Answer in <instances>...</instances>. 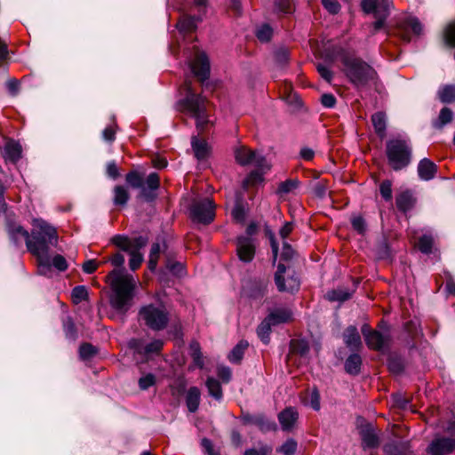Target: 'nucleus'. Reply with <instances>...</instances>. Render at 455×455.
Masks as SVG:
<instances>
[{"label": "nucleus", "instance_id": "obj_1", "mask_svg": "<svg viewBox=\"0 0 455 455\" xmlns=\"http://www.w3.org/2000/svg\"><path fill=\"white\" fill-rule=\"evenodd\" d=\"M111 288L109 303L113 309L118 314H125L132 306L134 291L137 287V281L132 275L114 269L107 276Z\"/></svg>", "mask_w": 455, "mask_h": 455}, {"label": "nucleus", "instance_id": "obj_2", "mask_svg": "<svg viewBox=\"0 0 455 455\" xmlns=\"http://www.w3.org/2000/svg\"><path fill=\"white\" fill-rule=\"evenodd\" d=\"M32 243H28V251L36 255L39 262V270L43 273L51 266L48 257L49 245L57 243L58 235L54 227L41 219L33 220L31 233Z\"/></svg>", "mask_w": 455, "mask_h": 455}, {"label": "nucleus", "instance_id": "obj_3", "mask_svg": "<svg viewBox=\"0 0 455 455\" xmlns=\"http://www.w3.org/2000/svg\"><path fill=\"white\" fill-rule=\"evenodd\" d=\"M179 104L181 111L196 118V129L200 132H204L208 124H212L206 114L205 99L200 94L195 93L188 84L186 97Z\"/></svg>", "mask_w": 455, "mask_h": 455}, {"label": "nucleus", "instance_id": "obj_4", "mask_svg": "<svg viewBox=\"0 0 455 455\" xmlns=\"http://www.w3.org/2000/svg\"><path fill=\"white\" fill-rule=\"evenodd\" d=\"M344 70L350 82L356 87L365 86L376 78L375 70L359 59H345Z\"/></svg>", "mask_w": 455, "mask_h": 455}, {"label": "nucleus", "instance_id": "obj_5", "mask_svg": "<svg viewBox=\"0 0 455 455\" xmlns=\"http://www.w3.org/2000/svg\"><path fill=\"white\" fill-rule=\"evenodd\" d=\"M113 243L121 250L129 253L130 268L133 271L138 269L143 261V255L140 251L146 246L148 240L143 236L128 238L124 235H116L113 237Z\"/></svg>", "mask_w": 455, "mask_h": 455}, {"label": "nucleus", "instance_id": "obj_6", "mask_svg": "<svg viewBox=\"0 0 455 455\" xmlns=\"http://www.w3.org/2000/svg\"><path fill=\"white\" fill-rule=\"evenodd\" d=\"M411 149L405 140H392L387 143L388 164L395 171H399L411 163Z\"/></svg>", "mask_w": 455, "mask_h": 455}, {"label": "nucleus", "instance_id": "obj_7", "mask_svg": "<svg viewBox=\"0 0 455 455\" xmlns=\"http://www.w3.org/2000/svg\"><path fill=\"white\" fill-rule=\"evenodd\" d=\"M139 314L145 324L154 331L164 329L169 322V314L163 305H147L140 308Z\"/></svg>", "mask_w": 455, "mask_h": 455}, {"label": "nucleus", "instance_id": "obj_8", "mask_svg": "<svg viewBox=\"0 0 455 455\" xmlns=\"http://www.w3.org/2000/svg\"><path fill=\"white\" fill-rule=\"evenodd\" d=\"M235 157L240 165H254L261 170H270L271 165L266 158L255 151L242 146L235 149Z\"/></svg>", "mask_w": 455, "mask_h": 455}, {"label": "nucleus", "instance_id": "obj_9", "mask_svg": "<svg viewBox=\"0 0 455 455\" xmlns=\"http://www.w3.org/2000/svg\"><path fill=\"white\" fill-rule=\"evenodd\" d=\"M215 204L210 198L195 200L190 211L194 220L204 224L212 222L215 216Z\"/></svg>", "mask_w": 455, "mask_h": 455}, {"label": "nucleus", "instance_id": "obj_10", "mask_svg": "<svg viewBox=\"0 0 455 455\" xmlns=\"http://www.w3.org/2000/svg\"><path fill=\"white\" fill-rule=\"evenodd\" d=\"M286 273L284 265L279 264L275 274V282L279 291L294 292L299 290V280L294 275Z\"/></svg>", "mask_w": 455, "mask_h": 455}, {"label": "nucleus", "instance_id": "obj_11", "mask_svg": "<svg viewBox=\"0 0 455 455\" xmlns=\"http://www.w3.org/2000/svg\"><path fill=\"white\" fill-rule=\"evenodd\" d=\"M455 451V438L438 436L428 445L429 455H450Z\"/></svg>", "mask_w": 455, "mask_h": 455}, {"label": "nucleus", "instance_id": "obj_12", "mask_svg": "<svg viewBox=\"0 0 455 455\" xmlns=\"http://www.w3.org/2000/svg\"><path fill=\"white\" fill-rule=\"evenodd\" d=\"M389 0H363L362 8L366 13H373L375 18L387 19L390 13Z\"/></svg>", "mask_w": 455, "mask_h": 455}, {"label": "nucleus", "instance_id": "obj_13", "mask_svg": "<svg viewBox=\"0 0 455 455\" xmlns=\"http://www.w3.org/2000/svg\"><path fill=\"white\" fill-rule=\"evenodd\" d=\"M194 60L189 61V67L194 75L201 81L208 78L210 74V63L204 52L196 50Z\"/></svg>", "mask_w": 455, "mask_h": 455}, {"label": "nucleus", "instance_id": "obj_14", "mask_svg": "<svg viewBox=\"0 0 455 455\" xmlns=\"http://www.w3.org/2000/svg\"><path fill=\"white\" fill-rule=\"evenodd\" d=\"M236 252L240 260L250 262L254 258L255 244L251 238L241 236L236 242Z\"/></svg>", "mask_w": 455, "mask_h": 455}, {"label": "nucleus", "instance_id": "obj_15", "mask_svg": "<svg viewBox=\"0 0 455 455\" xmlns=\"http://www.w3.org/2000/svg\"><path fill=\"white\" fill-rule=\"evenodd\" d=\"M398 30L399 36L403 40L409 42L411 40L408 34L409 30H411L414 35L419 36L422 31V27L418 19L410 17L399 26Z\"/></svg>", "mask_w": 455, "mask_h": 455}, {"label": "nucleus", "instance_id": "obj_16", "mask_svg": "<svg viewBox=\"0 0 455 455\" xmlns=\"http://www.w3.org/2000/svg\"><path fill=\"white\" fill-rule=\"evenodd\" d=\"M299 413L296 409L288 407L278 415V419L281 424L282 429L284 431H290L297 422Z\"/></svg>", "mask_w": 455, "mask_h": 455}, {"label": "nucleus", "instance_id": "obj_17", "mask_svg": "<svg viewBox=\"0 0 455 455\" xmlns=\"http://www.w3.org/2000/svg\"><path fill=\"white\" fill-rule=\"evenodd\" d=\"M389 340L387 333H381L379 331H373L371 335L366 336L367 346L375 350H382Z\"/></svg>", "mask_w": 455, "mask_h": 455}, {"label": "nucleus", "instance_id": "obj_18", "mask_svg": "<svg viewBox=\"0 0 455 455\" xmlns=\"http://www.w3.org/2000/svg\"><path fill=\"white\" fill-rule=\"evenodd\" d=\"M437 171V166L434 162L428 158L422 159L418 165V173L421 180H432Z\"/></svg>", "mask_w": 455, "mask_h": 455}, {"label": "nucleus", "instance_id": "obj_19", "mask_svg": "<svg viewBox=\"0 0 455 455\" xmlns=\"http://www.w3.org/2000/svg\"><path fill=\"white\" fill-rule=\"evenodd\" d=\"M3 156L5 161L16 163L21 157V146L14 140L7 141L4 147Z\"/></svg>", "mask_w": 455, "mask_h": 455}, {"label": "nucleus", "instance_id": "obj_20", "mask_svg": "<svg viewBox=\"0 0 455 455\" xmlns=\"http://www.w3.org/2000/svg\"><path fill=\"white\" fill-rule=\"evenodd\" d=\"M360 435L363 445L367 448H374L379 445V438L371 425L367 424L360 428Z\"/></svg>", "mask_w": 455, "mask_h": 455}, {"label": "nucleus", "instance_id": "obj_21", "mask_svg": "<svg viewBox=\"0 0 455 455\" xmlns=\"http://www.w3.org/2000/svg\"><path fill=\"white\" fill-rule=\"evenodd\" d=\"M343 337L346 345L351 349H357L362 346L361 337L355 326L347 327Z\"/></svg>", "mask_w": 455, "mask_h": 455}, {"label": "nucleus", "instance_id": "obj_22", "mask_svg": "<svg viewBox=\"0 0 455 455\" xmlns=\"http://www.w3.org/2000/svg\"><path fill=\"white\" fill-rule=\"evenodd\" d=\"M11 239L18 244L20 240L24 239L26 244L28 247V243H32V236L29 235L28 232L25 230L20 225L13 224L9 227L8 229Z\"/></svg>", "mask_w": 455, "mask_h": 455}, {"label": "nucleus", "instance_id": "obj_23", "mask_svg": "<svg viewBox=\"0 0 455 455\" xmlns=\"http://www.w3.org/2000/svg\"><path fill=\"white\" fill-rule=\"evenodd\" d=\"M192 148L195 154V156L198 160H202L206 158L210 154V146L204 140L198 139L194 136L191 140Z\"/></svg>", "mask_w": 455, "mask_h": 455}, {"label": "nucleus", "instance_id": "obj_24", "mask_svg": "<svg viewBox=\"0 0 455 455\" xmlns=\"http://www.w3.org/2000/svg\"><path fill=\"white\" fill-rule=\"evenodd\" d=\"M201 392L198 387H190L186 395V404L190 412L197 411L200 404Z\"/></svg>", "mask_w": 455, "mask_h": 455}, {"label": "nucleus", "instance_id": "obj_25", "mask_svg": "<svg viewBox=\"0 0 455 455\" xmlns=\"http://www.w3.org/2000/svg\"><path fill=\"white\" fill-rule=\"evenodd\" d=\"M273 323L271 322V318L267 316L261 322V323L258 326L257 334L260 340L264 344H268L270 339L271 327L273 326Z\"/></svg>", "mask_w": 455, "mask_h": 455}, {"label": "nucleus", "instance_id": "obj_26", "mask_svg": "<svg viewBox=\"0 0 455 455\" xmlns=\"http://www.w3.org/2000/svg\"><path fill=\"white\" fill-rule=\"evenodd\" d=\"M452 116L453 113L449 108H443L437 119L433 121V126L436 129H442L444 125L451 122Z\"/></svg>", "mask_w": 455, "mask_h": 455}, {"label": "nucleus", "instance_id": "obj_27", "mask_svg": "<svg viewBox=\"0 0 455 455\" xmlns=\"http://www.w3.org/2000/svg\"><path fill=\"white\" fill-rule=\"evenodd\" d=\"M200 20L192 16L183 17L179 23L177 28L182 33L192 32L196 28V25Z\"/></svg>", "mask_w": 455, "mask_h": 455}, {"label": "nucleus", "instance_id": "obj_28", "mask_svg": "<svg viewBox=\"0 0 455 455\" xmlns=\"http://www.w3.org/2000/svg\"><path fill=\"white\" fill-rule=\"evenodd\" d=\"M413 205V197L412 195L408 192H403L396 197V206L399 210L403 212H407Z\"/></svg>", "mask_w": 455, "mask_h": 455}, {"label": "nucleus", "instance_id": "obj_29", "mask_svg": "<svg viewBox=\"0 0 455 455\" xmlns=\"http://www.w3.org/2000/svg\"><path fill=\"white\" fill-rule=\"evenodd\" d=\"M267 317L271 318L274 325H276L290 321L291 319V313L288 309H276L270 313Z\"/></svg>", "mask_w": 455, "mask_h": 455}, {"label": "nucleus", "instance_id": "obj_30", "mask_svg": "<svg viewBox=\"0 0 455 455\" xmlns=\"http://www.w3.org/2000/svg\"><path fill=\"white\" fill-rule=\"evenodd\" d=\"M268 170H261L259 168H257V170L251 172L250 174L243 180V187L247 188L249 186H255L261 183L263 181V175Z\"/></svg>", "mask_w": 455, "mask_h": 455}, {"label": "nucleus", "instance_id": "obj_31", "mask_svg": "<svg viewBox=\"0 0 455 455\" xmlns=\"http://www.w3.org/2000/svg\"><path fill=\"white\" fill-rule=\"evenodd\" d=\"M361 363V357L357 354L351 355L345 363L347 372L353 375L357 374L360 371Z\"/></svg>", "mask_w": 455, "mask_h": 455}, {"label": "nucleus", "instance_id": "obj_32", "mask_svg": "<svg viewBox=\"0 0 455 455\" xmlns=\"http://www.w3.org/2000/svg\"><path fill=\"white\" fill-rule=\"evenodd\" d=\"M205 385L211 396L216 400H220L222 398V388L220 383L217 379L214 378H208Z\"/></svg>", "mask_w": 455, "mask_h": 455}, {"label": "nucleus", "instance_id": "obj_33", "mask_svg": "<svg viewBox=\"0 0 455 455\" xmlns=\"http://www.w3.org/2000/svg\"><path fill=\"white\" fill-rule=\"evenodd\" d=\"M371 121L375 132L380 136L385 135L386 131V116L383 113L378 112L371 116Z\"/></svg>", "mask_w": 455, "mask_h": 455}, {"label": "nucleus", "instance_id": "obj_34", "mask_svg": "<svg viewBox=\"0 0 455 455\" xmlns=\"http://www.w3.org/2000/svg\"><path fill=\"white\" fill-rule=\"evenodd\" d=\"M248 347V342L240 341L228 355V359L231 363H239L243 356L244 351Z\"/></svg>", "mask_w": 455, "mask_h": 455}, {"label": "nucleus", "instance_id": "obj_35", "mask_svg": "<svg viewBox=\"0 0 455 455\" xmlns=\"http://www.w3.org/2000/svg\"><path fill=\"white\" fill-rule=\"evenodd\" d=\"M350 296H351V293L342 288L329 291L325 295L326 299L330 301H340V302L348 299L350 298Z\"/></svg>", "mask_w": 455, "mask_h": 455}, {"label": "nucleus", "instance_id": "obj_36", "mask_svg": "<svg viewBox=\"0 0 455 455\" xmlns=\"http://www.w3.org/2000/svg\"><path fill=\"white\" fill-rule=\"evenodd\" d=\"M438 97L443 103H451L455 101V86L445 85L439 89Z\"/></svg>", "mask_w": 455, "mask_h": 455}, {"label": "nucleus", "instance_id": "obj_37", "mask_svg": "<svg viewBox=\"0 0 455 455\" xmlns=\"http://www.w3.org/2000/svg\"><path fill=\"white\" fill-rule=\"evenodd\" d=\"M190 355L193 358L194 363L199 368L204 366V359L201 353V347L197 341H192L189 346Z\"/></svg>", "mask_w": 455, "mask_h": 455}, {"label": "nucleus", "instance_id": "obj_38", "mask_svg": "<svg viewBox=\"0 0 455 455\" xmlns=\"http://www.w3.org/2000/svg\"><path fill=\"white\" fill-rule=\"evenodd\" d=\"M298 180H287L282 183H280L277 194L280 196L287 195L296 189L299 186Z\"/></svg>", "mask_w": 455, "mask_h": 455}, {"label": "nucleus", "instance_id": "obj_39", "mask_svg": "<svg viewBox=\"0 0 455 455\" xmlns=\"http://www.w3.org/2000/svg\"><path fill=\"white\" fill-rule=\"evenodd\" d=\"M161 252V245L159 243H155L152 244L149 260H148V268L154 271L156 267L158 258Z\"/></svg>", "mask_w": 455, "mask_h": 455}, {"label": "nucleus", "instance_id": "obj_40", "mask_svg": "<svg viewBox=\"0 0 455 455\" xmlns=\"http://www.w3.org/2000/svg\"><path fill=\"white\" fill-rule=\"evenodd\" d=\"M115 196H114V203L116 204L124 205L127 203L129 199V195L127 190L122 187L117 186L115 188Z\"/></svg>", "mask_w": 455, "mask_h": 455}, {"label": "nucleus", "instance_id": "obj_41", "mask_svg": "<svg viewBox=\"0 0 455 455\" xmlns=\"http://www.w3.org/2000/svg\"><path fill=\"white\" fill-rule=\"evenodd\" d=\"M88 297V291L85 286H76L72 291V300L74 303L78 304L85 300Z\"/></svg>", "mask_w": 455, "mask_h": 455}, {"label": "nucleus", "instance_id": "obj_42", "mask_svg": "<svg viewBox=\"0 0 455 455\" xmlns=\"http://www.w3.org/2000/svg\"><path fill=\"white\" fill-rule=\"evenodd\" d=\"M296 449L297 443L293 439H288L277 449V451L283 455H294Z\"/></svg>", "mask_w": 455, "mask_h": 455}, {"label": "nucleus", "instance_id": "obj_43", "mask_svg": "<svg viewBox=\"0 0 455 455\" xmlns=\"http://www.w3.org/2000/svg\"><path fill=\"white\" fill-rule=\"evenodd\" d=\"M433 238L428 235H424L419 238V249L423 253H429L432 249Z\"/></svg>", "mask_w": 455, "mask_h": 455}, {"label": "nucleus", "instance_id": "obj_44", "mask_svg": "<svg viewBox=\"0 0 455 455\" xmlns=\"http://www.w3.org/2000/svg\"><path fill=\"white\" fill-rule=\"evenodd\" d=\"M273 35L272 28L267 25L264 24L257 30V37L261 42H267L270 40L271 36Z\"/></svg>", "mask_w": 455, "mask_h": 455}, {"label": "nucleus", "instance_id": "obj_45", "mask_svg": "<svg viewBox=\"0 0 455 455\" xmlns=\"http://www.w3.org/2000/svg\"><path fill=\"white\" fill-rule=\"evenodd\" d=\"M79 354L82 359H90L96 354V349L91 344L85 343L80 347Z\"/></svg>", "mask_w": 455, "mask_h": 455}, {"label": "nucleus", "instance_id": "obj_46", "mask_svg": "<svg viewBox=\"0 0 455 455\" xmlns=\"http://www.w3.org/2000/svg\"><path fill=\"white\" fill-rule=\"evenodd\" d=\"M275 8L278 12L290 13L293 10V4L291 0H276Z\"/></svg>", "mask_w": 455, "mask_h": 455}, {"label": "nucleus", "instance_id": "obj_47", "mask_svg": "<svg viewBox=\"0 0 455 455\" xmlns=\"http://www.w3.org/2000/svg\"><path fill=\"white\" fill-rule=\"evenodd\" d=\"M275 60L278 65H284L289 60V51L286 48H280L275 52Z\"/></svg>", "mask_w": 455, "mask_h": 455}, {"label": "nucleus", "instance_id": "obj_48", "mask_svg": "<svg viewBox=\"0 0 455 455\" xmlns=\"http://www.w3.org/2000/svg\"><path fill=\"white\" fill-rule=\"evenodd\" d=\"M445 43L451 46H455V22L450 24L444 31Z\"/></svg>", "mask_w": 455, "mask_h": 455}, {"label": "nucleus", "instance_id": "obj_49", "mask_svg": "<svg viewBox=\"0 0 455 455\" xmlns=\"http://www.w3.org/2000/svg\"><path fill=\"white\" fill-rule=\"evenodd\" d=\"M126 181L132 187V188H142L143 181L140 175L137 172H130L126 176Z\"/></svg>", "mask_w": 455, "mask_h": 455}, {"label": "nucleus", "instance_id": "obj_50", "mask_svg": "<svg viewBox=\"0 0 455 455\" xmlns=\"http://www.w3.org/2000/svg\"><path fill=\"white\" fill-rule=\"evenodd\" d=\"M382 197L389 201L392 199V184L389 180H384L379 187Z\"/></svg>", "mask_w": 455, "mask_h": 455}, {"label": "nucleus", "instance_id": "obj_51", "mask_svg": "<svg viewBox=\"0 0 455 455\" xmlns=\"http://www.w3.org/2000/svg\"><path fill=\"white\" fill-rule=\"evenodd\" d=\"M147 187L151 190H156L159 187V176L156 172L150 173L146 180Z\"/></svg>", "mask_w": 455, "mask_h": 455}, {"label": "nucleus", "instance_id": "obj_52", "mask_svg": "<svg viewBox=\"0 0 455 455\" xmlns=\"http://www.w3.org/2000/svg\"><path fill=\"white\" fill-rule=\"evenodd\" d=\"M292 347L301 355H305L309 351V347L305 340H297L292 343Z\"/></svg>", "mask_w": 455, "mask_h": 455}, {"label": "nucleus", "instance_id": "obj_53", "mask_svg": "<svg viewBox=\"0 0 455 455\" xmlns=\"http://www.w3.org/2000/svg\"><path fill=\"white\" fill-rule=\"evenodd\" d=\"M154 384H155V376L152 374H148L144 377H141L139 380L140 387L143 390L148 389Z\"/></svg>", "mask_w": 455, "mask_h": 455}, {"label": "nucleus", "instance_id": "obj_54", "mask_svg": "<svg viewBox=\"0 0 455 455\" xmlns=\"http://www.w3.org/2000/svg\"><path fill=\"white\" fill-rule=\"evenodd\" d=\"M52 264L60 271H64L68 267L66 259L61 255L54 256Z\"/></svg>", "mask_w": 455, "mask_h": 455}, {"label": "nucleus", "instance_id": "obj_55", "mask_svg": "<svg viewBox=\"0 0 455 455\" xmlns=\"http://www.w3.org/2000/svg\"><path fill=\"white\" fill-rule=\"evenodd\" d=\"M322 3L324 8L332 14L337 13L340 9V5L336 0H322Z\"/></svg>", "mask_w": 455, "mask_h": 455}, {"label": "nucleus", "instance_id": "obj_56", "mask_svg": "<svg viewBox=\"0 0 455 455\" xmlns=\"http://www.w3.org/2000/svg\"><path fill=\"white\" fill-rule=\"evenodd\" d=\"M217 374L218 377L225 383H228L231 379V370L227 366L218 367Z\"/></svg>", "mask_w": 455, "mask_h": 455}, {"label": "nucleus", "instance_id": "obj_57", "mask_svg": "<svg viewBox=\"0 0 455 455\" xmlns=\"http://www.w3.org/2000/svg\"><path fill=\"white\" fill-rule=\"evenodd\" d=\"M271 451V447L263 445L259 449H249L245 451L244 455H267Z\"/></svg>", "mask_w": 455, "mask_h": 455}, {"label": "nucleus", "instance_id": "obj_58", "mask_svg": "<svg viewBox=\"0 0 455 455\" xmlns=\"http://www.w3.org/2000/svg\"><path fill=\"white\" fill-rule=\"evenodd\" d=\"M102 137L106 141L113 142L116 139L115 125L106 127L102 132Z\"/></svg>", "mask_w": 455, "mask_h": 455}, {"label": "nucleus", "instance_id": "obj_59", "mask_svg": "<svg viewBox=\"0 0 455 455\" xmlns=\"http://www.w3.org/2000/svg\"><path fill=\"white\" fill-rule=\"evenodd\" d=\"M163 342L161 340H154L145 347V353H157L162 349Z\"/></svg>", "mask_w": 455, "mask_h": 455}, {"label": "nucleus", "instance_id": "obj_60", "mask_svg": "<svg viewBox=\"0 0 455 455\" xmlns=\"http://www.w3.org/2000/svg\"><path fill=\"white\" fill-rule=\"evenodd\" d=\"M64 331L68 338L76 339L75 325L70 319H68L64 322Z\"/></svg>", "mask_w": 455, "mask_h": 455}, {"label": "nucleus", "instance_id": "obj_61", "mask_svg": "<svg viewBox=\"0 0 455 455\" xmlns=\"http://www.w3.org/2000/svg\"><path fill=\"white\" fill-rule=\"evenodd\" d=\"M352 226L359 234H363L365 231V223L363 219L361 217L353 218Z\"/></svg>", "mask_w": 455, "mask_h": 455}, {"label": "nucleus", "instance_id": "obj_62", "mask_svg": "<svg viewBox=\"0 0 455 455\" xmlns=\"http://www.w3.org/2000/svg\"><path fill=\"white\" fill-rule=\"evenodd\" d=\"M167 268L176 275H182L184 273V267L179 262H168Z\"/></svg>", "mask_w": 455, "mask_h": 455}, {"label": "nucleus", "instance_id": "obj_63", "mask_svg": "<svg viewBox=\"0 0 455 455\" xmlns=\"http://www.w3.org/2000/svg\"><path fill=\"white\" fill-rule=\"evenodd\" d=\"M393 402L395 406L403 410L407 409L409 404V401L403 398L401 395H393Z\"/></svg>", "mask_w": 455, "mask_h": 455}, {"label": "nucleus", "instance_id": "obj_64", "mask_svg": "<svg viewBox=\"0 0 455 455\" xmlns=\"http://www.w3.org/2000/svg\"><path fill=\"white\" fill-rule=\"evenodd\" d=\"M386 451L390 455H407L403 446L388 445L386 447Z\"/></svg>", "mask_w": 455, "mask_h": 455}]
</instances>
